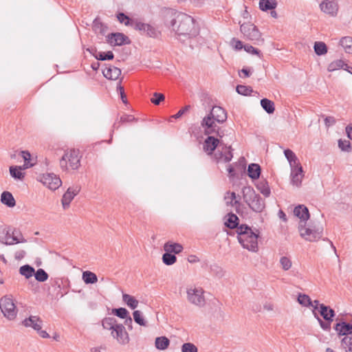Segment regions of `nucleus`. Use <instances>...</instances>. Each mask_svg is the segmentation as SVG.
I'll return each mask as SVG.
<instances>
[{
  "label": "nucleus",
  "instance_id": "4",
  "mask_svg": "<svg viewBox=\"0 0 352 352\" xmlns=\"http://www.w3.org/2000/svg\"><path fill=\"white\" fill-rule=\"evenodd\" d=\"M82 156L78 149H70L65 152L60 160V166L63 171L77 170L80 166Z\"/></svg>",
  "mask_w": 352,
  "mask_h": 352
},
{
  "label": "nucleus",
  "instance_id": "40",
  "mask_svg": "<svg viewBox=\"0 0 352 352\" xmlns=\"http://www.w3.org/2000/svg\"><path fill=\"white\" fill-rule=\"evenodd\" d=\"M342 346L346 352H352V333H348L342 338Z\"/></svg>",
  "mask_w": 352,
  "mask_h": 352
},
{
  "label": "nucleus",
  "instance_id": "33",
  "mask_svg": "<svg viewBox=\"0 0 352 352\" xmlns=\"http://www.w3.org/2000/svg\"><path fill=\"white\" fill-rule=\"evenodd\" d=\"M155 344L157 349L165 350L168 347L170 340L165 336L158 337L155 339Z\"/></svg>",
  "mask_w": 352,
  "mask_h": 352
},
{
  "label": "nucleus",
  "instance_id": "47",
  "mask_svg": "<svg viewBox=\"0 0 352 352\" xmlns=\"http://www.w3.org/2000/svg\"><path fill=\"white\" fill-rule=\"evenodd\" d=\"M118 20L120 23H124L125 25H131L134 28V23L135 21H133L132 19H131L128 16L125 15L124 13H119L117 15Z\"/></svg>",
  "mask_w": 352,
  "mask_h": 352
},
{
  "label": "nucleus",
  "instance_id": "48",
  "mask_svg": "<svg viewBox=\"0 0 352 352\" xmlns=\"http://www.w3.org/2000/svg\"><path fill=\"white\" fill-rule=\"evenodd\" d=\"M298 302L305 307L314 306L308 295L300 294L298 296Z\"/></svg>",
  "mask_w": 352,
  "mask_h": 352
},
{
  "label": "nucleus",
  "instance_id": "53",
  "mask_svg": "<svg viewBox=\"0 0 352 352\" xmlns=\"http://www.w3.org/2000/svg\"><path fill=\"white\" fill-rule=\"evenodd\" d=\"M338 146L343 151L350 152L351 151V143L346 140H340L338 141Z\"/></svg>",
  "mask_w": 352,
  "mask_h": 352
},
{
  "label": "nucleus",
  "instance_id": "38",
  "mask_svg": "<svg viewBox=\"0 0 352 352\" xmlns=\"http://www.w3.org/2000/svg\"><path fill=\"white\" fill-rule=\"evenodd\" d=\"M347 64L344 63V62L341 60H336L333 62H331L327 67V69L329 72H333L335 70L339 69H344L346 68Z\"/></svg>",
  "mask_w": 352,
  "mask_h": 352
},
{
  "label": "nucleus",
  "instance_id": "58",
  "mask_svg": "<svg viewBox=\"0 0 352 352\" xmlns=\"http://www.w3.org/2000/svg\"><path fill=\"white\" fill-rule=\"evenodd\" d=\"M244 50H245V51H246L248 53L257 55L259 57L262 56V54L261 53V51L250 45H248V44L245 45Z\"/></svg>",
  "mask_w": 352,
  "mask_h": 352
},
{
  "label": "nucleus",
  "instance_id": "50",
  "mask_svg": "<svg viewBox=\"0 0 352 352\" xmlns=\"http://www.w3.org/2000/svg\"><path fill=\"white\" fill-rule=\"evenodd\" d=\"M133 319L136 323L140 324V326L146 327L147 326L146 322L144 320V318L142 316V313L139 310H136L133 313Z\"/></svg>",
  "mask_w": 352,
  "mask_h": 352
},
{
  "label": "nucleus",
  "instance_id": "46",
  "mask_svg": "<svg viewBox=\"0 0 352 352\" xmlns=\"http://www.w3.org/2000/svg\"><path fill=\"white\" fill-rule=\"evenodd\" d=\"M36 280L39 282H44L47 280L49 276L43 269H38L36 272L34 271V274Z\"/></svg>",
  "mask_w": 352,
  "mask_h": 352
},
{
  "label": "nucleus",
  "instance_id": "57",
  "mask_svg": "<svg viewBox=\"0 0 352 352\" xmlns=\"http://www.w3.org/2000/svg\"><path fill=\"white\" fill-rule=\"evenodd\" d=\"M190 108H191L190 105H186L185 107L182 108L175 115L172 116L170 118V121H171V120L173 118H175V119L179 118L183 115H184L186 113H187L190 109Z\"/></svg>",
  "mask_w": 352,
  "mask_h": 352
},
{
  "label": "nucleus",
  "instance_id": "52",
  "mask_svg": "<svg viewBox=\"0 0 352 352\" xmlns=\"http://www.w3.org/2000/svg\"><path fill=\"white\" fill-rule=\"evenodd\" d=\"M164 99L165 96L163 94L155 92L153 96L151 98V101L155 105H159Z\"/></svg>",
  "mask_w": 352,
  "mask_h": 352
},
{
  "label": "nucleus",
  "instance_id": "2",
  "mask_svg": "<svg viewBox=\"0 0 352 352\" xmlns=\"http://www.w3.org/2000/svg\"><path fill=\"white\" fill-rule=\"evenodd\" d=\"M294 214L300 219L299 232L302 238L309 241H314L320 239L322 232L305 227L306 221L309 219L310 216L309 210L306 206L304 205H298L295 207Z\"/></svg>",
  "mask_w": 352,
  "mask_h": 352
},
{
  "label": "nucleus",
  "instance_id": "11",
  "mask_svg": "<svg viewBox=\"0 0 352 352\" xmlns=\"http://www.w3.org/2000/svg\"><path fill=\"white\" fill-rule=\"evenodd\" d=\"M112 337L117 340L120 344H126L129 342V336L124 327L122 324H118L111 331Z\"/></svg>",
  "mask_w": 352,
  "mask_h": 352
},
{
  "label": "nucleus",
  "instance_id": "56",
  "mask_svg": "<svg viewBox=\"0 0 352 352\" xmlns=\"http://www.w3.org/2000/svg\"><path fill=\"white\" fill-rule=\"evenodd\" d=\"M280 263L281 265L282 268L284 270H288L292 267V261L291 260L287 257V256H283L280 259Z\"/></svg>",
  "mask_w": 352,
  "mask_h": 352
},
{
  "label": "nucleus",
  "instance_id": "21",
  "mask_svg": "<svg viewBox=\"0 0 352 352\" xmlns=\"http://www.w3.org/2000/svg\"><path fill=\"white\" fill-rule=\"evenodd\" d=\"M102 73L105 78L110 80H116L121 75V70L116 67L110 66L105 68Z\"/></svg>",
  "mask_w": 352,
  "mask_h": 352
},
{
  "label": "nucleus",
  "instance_id": "51",
  "mask_svg": "<svg viewBox=\"0 0 352 352\" xmlns=\"http://www.w3.org/2000/svg\"><path fill=\"white\" fill-rule=\"evenodd\" d=\"M112 313L116 316L124 319L129 316V311L125 308L113 309Z\"/></svg>",
  "mask_w": 352,
  "mask_h": 352
},
{
  "label": "nucleus",
  "instance_id": "54",
  "mask_svg": "<svg viewBox=\"0 0 352 352\" xmlns=\"http://www.w3.org/2000/svg\"><path fill=\"white\" fill-rule=\"evenodd\" d=\"M182 352H198V349L194 344L187 342L182 346Z\"/></svg>",
  "mask_w": 352,
  "mask_h": 352
},
{
  "label": "nucleus",
  "instance_id": "31",
  "mask_svg": "<svg viewBox=\"0 0 352 352\" xmlns=\"http://www.w3.org/2000/svg\"><path fill=\"white\" fill-rule=\"evenodd\" d=\"M284 154L287 160L289 162L291 168H293L297 164H299V160L295 153L290 149H286L284 151Z\"/></svg>",
  "mask_w": 352,
  "mask_h": 352
},
{
  "label": "nucleus",
  "instance_id": "41",
  "mask_svg": "<svg viewBox=\"0 0 352 352\" xmlns=\"http://www.w3.org/2000/svg\"><path fill=\"white\" fill-rule=\"evenodd\" d=\"M19 273L26 278H30L34 274V268L29 265H25L19 268Z\"/></svg>",
  "mask_w": 352,
  "mask_h": 352
},
{
  "label": "nucleus",
  "instance_id": "39",
  "mask_svg": "<svg viewBox=\"0 0 352 352\" xmlns=\"http://www.w3.org/2000/svg\"><path fill=\"white\" fill-rule=\"evenodd\" d=\"M123 301L131 309H135L138 305V300L135 298V297L127 294H124L122 295Z\"/></svg>",
  "mask_w": 352,
  "mask_h": 352
},
{
  "label": "nucleus",
  "instance_id": "15",
  "mask_svg": "<svg viewBox=\"0 0 352 352\" xmlns=\"http://www.w3.org/2000/svg\"><path fill=\"white\" fill-rule=\"evenodd\" d=\"M291 182L293 185L300 186L304 177L302 167L300 164L291 168Z\"/></svg>",
  "mask_w": 352,
  "mask_h": 352
},
{
  "label": "nucleus",
  "instance_id": "7",
  "mask_svg": "<svg viewBox=\"0 0 352 352\" xmlns=\"http://www.w3.org/2000/svg\"><path fill=\"white\" fill-rule=\"evenodd\" d=\"M216 122L217 121L214 119L206 116L203 118L201 124L204 129L205 134H215L217 136L222 138L225 135L224 130L219 127Z\"/></svg>",
  "mask_w": 352,
  "mask_h": 352
},
{
  "label": "nucleus",
  "instance_id": "27",
  "mask_svg": "<svg viewBox=\"0 0 352 352\" xmlns=\"http://www.w3.org/2000/svg\"><path fill=\"white\" fill-rule=\"evenodd\" d=\"M11 234H12V240H9V238H8V239H5V241L3 239H2L1 242L6 245H12L14 243H18L20 242L25 241V240H24V239L21 240L19 238V236H21V234L20 233V232L16 230H12V232H11Z\"/></svg>",
  "mask_w": 352,
  "mask_h": 352
},
{
  "label": "nucleus",
  "instance_id": "59",
  "mask_svg": "<svg viewBox=\"0 0 352 352\" xmlns=\"http://www.w3.org/2000/svg\"><path fill=\"white\" fill-rule=\"evenodd\" d=\"M211 272L212 273V274L215 275L218 278H221L224 275L223 270L218 265L212 266Z\"/></svg>",
  "mask_w": 352,
  "mask_h": 352
},
{
  "label": "nucleus",
  "instance_id": "12",
  "mask_svg": "<svg viewBox=\"0 0 352 352\" xmlns=\"http://www.w3.org/2000/svg\"><path fill=\"white\" fill-rule=\"evenodd\" d=\"M320 8L324 13L331 16H336L338 12L339 6L337 1L334 0L331 1H322L320 3Z\"/></svg>",
  "mask_w": 352,
  "mask_h": 352
},
{
  "label": "nucleus",
  "instance_id": "20",
  "mask_svg": "<svg viewBox=\"0 0 352 352\" xmlns=\"http://www.w3.org/2000/svg\"><path fill=\"white\" fill-rule=\"evenodd\" d=\"M219 140L213 136H208L204 142V150L208 155H211L217 148Z\"/></svg>",
  "mask_w": 352,
  "mask_h": 352
},
{
  "label": "nucleus",
  "instance_id": "22",
  "mask_svg": "<svg viewBox=\"0 0 352 352\" xmlns=\"http://www.w3.org/2000/svg\"><path fill=\"white\" fill-rule=\"evenodd\" d=\"M239 218L238 217L233 214V213H229L226 217H225V226L230 228V229H234V228H236V230L238 229V228L239 226H238L239 225Z\"/></svg>",
  "mask_w": 352,
  "mask_h": 352
},
{
  "label": "nucleus",
  "instance_id": "8",
  "mask_svg": "<svg viewBox=\"0 0 352 352\" xmlns=\"http://www.w3.org/2000/svg\"><path fill=\"white\" fill-rule=\"evenodd\" d=\"M0 309L8 320H14L16 318L17 309L12 298L8 296L2 297L0 300Z\"/></svg>",
  "mask_w": 352,
  "mask_h": 352
},
{
  "label": "nucleus",
  "instance_id": "49",
  "mask_svg": "<svg viewBox=\"0 0 352 352\" xmlns=\"http://www.w3.org/2000/svg\"><path fill=\"white\" fill-rule=\"evenodd\" d=\"M95 56L98 60H112L114 57V55L112 52L109 51L107 52H99L96 54Z\"/></svg>",
  "mask_w": 352,
  "mask_h": 352
},
{
  "label": "nucleus",
  "instance_id": "62",
  "mask_svg": "<svg viewBox=\"0 0 352 352\" xmlns=\"http://www.w3.org/2000/svg\"><path fill=\"white\" fill-rule=\"evenodd\" d=\"M232 45H233L234 49L236 50H240L242 48H244V45H243L242 42L241 41L236 40L235 38H233L232 40Z\"/></svg>",
  "mask_w": 352,
  "mask_h": 352
},
{
  "label": "nucleus",
  "instance_id": "25",
  "mask_svg": "<svg viewBox=\"0 0 352 352\" xmlns=\"http://www.w3.org/2000/svg\"><path fill=\"white\" fill-rule=\"evenodd\" d=\"M336 331L340 334L346 336L348 333H352V326L346 322L337 323L335 327Z\"/></svg>",
  "mask_w": 352,
  "mask_h": 352
},
{
  "label": "nucleus",
  "instance_id": "44",
  "mask_svg": "<svg viewBox=\"0 0 352 352\" xmlns=\"http://www.w3.org/2000/svg\"><path fill=\"white\" fill-rule=\"evenodd\" d=\"M314 51L317 55H324L327 52V47L323 42H316L314 43Z\"/></svg>",
  "mask_w": 352,
  "mask_h": 352
},
{
  "label": "nucleus",
  "instance_id": "60",
  "mask_svg": "<svg viewBox=\"0 0 352 352\" xmlns=\"http://www.w3.org/2000/svg\"><path fill=\"white\" fill-rule=\"evenodd\" d=\"M136 118L132 115L124 114L120 118V123H130L136 121Z\"/></svg>",
  "mask_w": 352,
  "mask_h": 352
},
{
  "label": "nucleus",
  "instance_id": "30",
  "mask_svg": "<svg viewBox=\"0 0 352 352\" xmlns=\"http://www.w3.org/2000/svg\"><path fill=\"white\" fill-rule=\"evenodd\" d=\"M340 45L342 47L346 53L352 54V37L344 36L340 41Z\"/></svg>",
  "mask_w": 352,
  "mask_h": 352
},
{
  "label": "nucleus",
  "instance_id": "13",
  "mask_svg": "<svg viewBox=\"0 0 352 352\" xmlns=\"http://www.w3.org/2000/svg\"><path fill=\"white\" fill-rule=\"evenodd\" d=\"M134 29L150 37L155 38L158 35L157 30L153 26L148 23L135 21L134 23Z\"/></svg>",
  "mask_w": 352,
  "mask_h": 352
},
{
  "label": "nucleus",
  "instance_id": "34",
  "mask_svg": "<svg viewBox=\"0 0 352 352\" xmlns=\"http://www.w3.org/2000/svg\"><path fill=\"white\" fill-rule=\"evenodd\" d=\"M118 324L116 319L112 317L104 318L102 320V325L104 329L112 331Z\"/></svg>",
  "mask_w": 352,
  "mask_h": 352
},
{
  "label": "nucleus",
  "instance_id": "5",
  "mask_svg": "<svg viewBox=\"0 0 352 352\" xmlns=\"http://www.w3.org/2000/svg\"><path fill=\"white\" fill-rule=\"evenodd\" d=\"M243 194L244 201L252 210L256 212L263 211L265 208V201L259 195L256 194L252 188L250 187L243 188Z\"/></svg>",
  "mask_w": 352,
  "mask_h": 352
},
{
  "label": "nucleus",
  "instance_id": "64",
  "mask_svg": "<svg viewBox=\"0 0 352 352\" xmlns=\"http://www.w3.org/2000/svg\"><path fill=\"white\" fill-rule=\"evenodd\" d=\"M318 320L320 324V326L321 327L324 329V330H328L330 329V322L331 321H327V322H323L321 319H320L319 318H318Z\"/></svg>",
  "mask_w": 352,
  "mask_h": 352
},
{
  "label": "nucleus",
  "instance_id": "28",
  "mask_svg": "<svg viewBox=\"0 0 352 352\" xmlns=\"http://www.w3.org/2000/svg\"><path fill=\"white\" fill-rule=\"evenodd\" d=\"M248 175L253 179H258L261 175V167L257 164H251L248 168Z\"/></svg>",
  "mask_w": 352,
  "mask_h": 352
},
{
  "label": "nucleus",
  "instance_id": "3",
  "mask_svg": "<svg viewBox=\"0 0 352 352\" xmlns=\"http://www.w3.org/2000/svg\"><path fill=\"white\" fill-rule=\"evenodd\" d=\"M236 232L238 240L244 248L254 252L258 251V232H254L250 227L245 224L241 225Z\"/></svg>",
  "mask_w": 352,
  "mask_h": 352
},
{
  "label": "nucleus",
  "instance_id": "35",
  "mask_svg": "<svg viewBox=\"0 0 352 352\" xmlns=\"http://www.w3.org/2000/svg\"><path fill=\"white\" fill-rule=\"evenodd\" d=\"M256 188L262 193L265 197H269L271 191L267 182L263 179L258 182L256 185Z\"/></svg>",
  "mask_w": 352,
  "mask_h": 352
},
{
  "label": "nucleus",
  "instance_id": "63",
  "mask_svg": "<svg viewBox=\"0 0 352 352\" xmlns=\"http://www.w3.org/2000/svg\"><path fill=\"white\" fill-rule=\"evenodd\" d=\"M336 120L333 116H327L324 118V124L327 127H329L336 123Z\"/></svg>",
  "mask_w": 352,
  "mask_h": 352
},
{
  "label": "nucleus",
  "instance_id": "45",
  "mask_svg": "<svg viewBox=\"0 0 352 352\" xmlns=\"http://www.w3.org/2000/svg\"><path fill=\"white\" fill-rule=\"evenodd\" d=\"M162 261L164 264L170 265L176 262L177 258L174 254L166 252L162 256Z\"/></svg>",
  "mask_w": 352,
  "mask_h": 352
},
{
  "label": "nucleus",
  "instance_id": "16",
  "mask_svg": "<svg viewBox=\"0 0 352 352\" xmlns=\"http://www.w3.org/2000/svg\"><path fill=\"white\" fill-rule=\"evenodd\" d=\"M79 192L80 188L78 186L69 187L67 189L62 198V204L64 209L69 208L71 201Z\"/></svg>",
  "mask_w": 352,
  "mask_h": 352
},
{
  "label": "nucleus",
  "instance_id": "29",
  "mask_svg": "<svg viewBox=\"0 0 352 352\" xmlns=\"http://www.w3.org/2000/svg\"><path fill=\"white\" fill-rule=\"evenodd\" d=\"M276 6V0H260L259 1V8L263 11L275 9Z\"/></svg>",
  "mask_w": 352,
  "mask_h": 352
},
{
  "label": "nucleus",
  "instance_id": "37",
  "mask_svg": "<svg viewBox=\"0 0 352 352\" xmlns=\"http://www.w3.org/2000/svg\"><path fill=\"white\" fill-rule=\"evenodd\" d=\"M224 199L228 206H234L239 204V200L237 199L236 194L234 192H227L225 195Z\"/></svg>",
  "mask_w": 352,
  "mask_h": 352
},
{
  "label": "nucleus",
  "instance_id": "43",
  "mask_svg": "<svg viewBox=\"0 0 352 352\" xmlns=\"http://www.w3.org/2000/svg\"><path fill=\"white\" fill-rule=\"evenodd\" d=\"M93 29L96 32L104 34L107 30V27L104 25L99 19H96L94 21Z\"/></svg>",
  "mask_w": 352,
  "mask_h": 352
},
{
  "label": "nucleus",
  "instance_id": "24",
  "mask_svg": "<svg viewBox=\"0 0 352 352\" xmlns=\"http://www.w3.org/2000/svg\"><path fill=\"white\" fill-rule=\"evenodd\" d=\"M320 314L322 318L327 321H332L335 315L334 311L329 307L321 304L320 305Z\"/></svg>",
  "mask_w": 352,
  "mask_h": 352
},
{
  "label": "nucleus",
  "instance_id": "19",
  "mask_svg": "<svg viewBox=\"0 0 352 352\" xmlns=\"http://www.w3.org/2000/svg\"><path fill=\"white\" fill-rule=\"evenodd\" d=\"M214 157L217 162H229L232 158V153L231 152V147L224 146L222 151L217 150L214 154Z\"/></svg>",
  "mask_w": 352,
  "mask_h": 352
},
{
  "label": "nucleus",
  "instance_id": "23",
  "mask_svg": "<svg viewBox=\"0 0 352 352\" xmlns=\"http://www.w3.org/2000/svg\"><path fill=\"white\" fill-rule=\"evenodd\" d=\"M164 250L166 252L179 254L182 252L183 246L177 243L168 241L164 244Z\"/></svg>",
  "mask_w": 352,
  "mask_h": 352
},
{
  "label": "nucleus",
  "instance_id": "18",
  "mask_svg": "<svg viewBox=\"0 0 352 352\" xmlns=\"http://www.w3.org/2000/svg\"><path fill=\"white\" fill-rule=\"evenodd\" d=\"M22 324L25 327H32L36 331L42 328L43 320L36 316H31L22 321Z\"/></svg>",
  "mask_w": 352,
  "mask_h": 352
},
{
  "label": "nucleus",
  "instance_id": "14",
  "mask_svg": "<svg viewBox=\"0 0 352 352\" xmlns=\"http://www.w3.org/2000/svg\"><path fill=\"white\" fill-rule=\"evenodd\" d=\"M107 38L108 43L114 46H120L129 43L128 36L122 33H111Z\"/></svg>",
  "mask_w": 352,
  "mask_h": 352
},
{
  "label": "nucleus",
  "instance_id": "26",
  "mask_svg": "<svg viewBox=\"0 0 352 352\" xmlns=\"http://www.w3.org/2000/svg\"><path fill=\"white\" fill-rule=\"evenodd\" d=\"M1 201L3 204L8 206V207H14L16 204V201L13 195L8 191H4L1 194Z\"/></svg>",
  "mask_w": 352,
  "mask_h": 352
},
{
  "label": "nucleus",
  "instance_id": "6",
  "mask_svg": "<svg viewBox=\"0 0 352 352\" xmlns=\"http://www.w3.org/2000/svg\"><path fill=\"white\" fill-rule=\"evenodd\" d=\"M188 301L199 307H202L206 305V298L204 296V290L200 287H190L186 290Z\"/></svg>",
  "mask_w": 352,
  "mask_h": 352
},
{
  "label": "nucleus",
  "instance_id": "10",
  "mask_svg": "<svg viewBox=\"0 0 352 352\" xmlns=\"http://www.w3.org/2000/svg\"><path fill=\"white\" fill-rule=\"evenodd\" d=\"M39 181L52 190L58 188L62 182L59 177L54 173H45L39 177Z\"/></svg>",
  "mask_w": 352,
  "mask_h": 352
},
{
  "label": "nucleus",
  "instance_id": "17",
  "mask_svg": "<svg viewBox=\"0 0 352 352\" xmlns=\"http://www.w3.org/2000/svg\"><path fill=\"white\" fill-rule=\"evenodd\" d=\"M208 116L214 119L217 123H223L227 120V113L222 107L214 106Z\"/></svg>",
  "mask_w": 352,
  "mask_h": 352
},
{
  "label": "nucleus",
  "instance_id": "42",
  "mask_svg": "<svg viewBox=\"0 0 352 352\" xmlns=\"http://www.w3.org/2000/svg\"><path fill=\"white\" fill-rule=\"evenodd\" d=\"M22 168L21 166H10V175L14 179H23L24 177V173L21 172Z\"/></svg>",
  "mask_w": 352,
  "mask_h": 352
},
{
  "label": "nucleus",
  "instance_id": "32",
  "mask_svg": "<svg viewBox=\"0 0 352 352\" xmlns=\"http://www.w3.org/2000/svg\"><path fill=\"white\" fill-rule=\"evenodd\" d=\"M261 105L263 109L269 114L273 113L275 111L274 102L269 99H262L261 100Z\"/></svg>",
  "mask_w": 352,
  "mask_h": 352
},
{
  "label": "nucleus",
  "instance_id": "1",
  "mask_svg": "<svg viewBox=\"0 0 352 352\" xmlns=\"http://www.w3.org/2000/svg\"><path fill=\"white\" fill-rule=\"evenodd\" d=\"M170 26L179 36H184L190 38L196 36L199 34V29L195 25L194 19L186 14H178L176 19L171 21Z\"/></svg>",
  "mask_w": 352,
  "mask_h": 352
},
{
  "label": "nucleus",
  "instance_id": "36",
  "mask_svg": "<svg viewBox=\"0 0 352 352\" xmlns=\"http://www.w3.org/2000/svg\"><path fill=\"white\" fill-rule=\"evenodd\" d=\"M82 280L86 284H94L98 281V277L94 272L85 271L82 273Z\"/></svg>",
  "mask_w": 352,
  "mask_h": 352
},
{
  "label": "nucleus",
  "instance_id": "9",
  "mask_svg": "<svg viewBox=\"0 0 352 352\" xmlns=\"http://www.w3.org/2000/svg\"><path fill=\"white\" fill-rule=\"evenodd\" d=\"M240 30L241 33L248 39L254 42H258L261 40V33L254 24L244 23L241 25Z\"/></svg>",
  "mask_w": 352,
  "mask_h": 352
},
{
  "label": "nucleus",
  "instance_id": "55",
  "mask_svg": "<svg viewBox=\"0 0 352 352\" xmlns=\"http://www.w3.org/2000/svg\"><path fill=\"white\" fill-rule=\"evenodd\" d=\"M236 91L239 94L248 96L250 95L252 89L250 87L240 85L236 87Z\"/></svg>",
  "mask_w": 352,
  "mask_h": 352
},
{
  "label": "nucleus",
  "instance_id": "61",
  "mask_svg": "<svg viewBox=\"0 0 352 352\" xmlns=\"http://www.w3.org/2000/svg\"><path fill=\"white\" fill-rule=\"evenodd\" d=\"M21 155L25 161V164H24V166H25V168H28V166H32V164H30V166H28V164L29 163L28 161L30 160V157H31L30 153L28 151H22Z\"/></svg>",
  "mask_w": 352,
  "mask_h": 352
}]
</instances>
